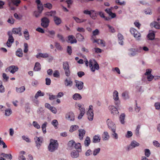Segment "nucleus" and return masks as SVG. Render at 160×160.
<instances>
[{
  "label": "nucleus",
  "mask_w": 160,
  "mask_h": 160,
  "mask_svg": "<svg viewBox=\"0 0 160 160\" xmlns=\"http://www.w3.org/2000/svg\"><path fill=\"white\" fill-rule=\"evenodd\" d=\"M85 62L87 66H88L89 63L90 68L92 72H95L96 69L98 70L99 68V65L94 59H90L89 62L87 59H86Z\"/></svg>",
  "instance_id": "obj_1"
},
{
  "label": "nucleus",
  "mask_w": 160,
  "mask_h": 160,
  "mask_svg": "<svg viewBox=\"0 0 160 160\" xmlns=\"http://www.w3.org/2000/svg\"><path fill=\"white\" fill-rule=\"evenodd\" d=\"M58 147V144L57 140L51 139L48 146V149L49 151L53 152L57 150Z\"/></svg>",
  "instance_id": "obj_2"
},
{
  "label": "nucleus",
  "mask_w": 160,
  "mask_h": 160,
  "mask_svg": "<svg viewBox=\"0 0 160 160\" xmlns=\"http://www.w3.org/2000/svg\"><path fill=\"white\" fill-rule=\"evenodd\" d=\"M99 31L98 29H96L92 32V36L91 40H93V43L96 42L98 44H100L103 47L105 46V42L102 39H95L93 38V36L98 35L99 34Z\"/></svg>",
  "instance_id": "obj_3"
},
{
  "label": "nucleus",
  "mask_w": 160,
  "mask_h": 160,
  "mask_svg": "<svg viewBox=\"0 0 160 160\" xmlns=\"http://www.w3.org/2000/svg\"><path fill=\"white\" fill-rule=\"evenodd\" d=\"M63 68L64 69L65 75L68 77L70 75L69 67L68 62H64L63 63Z\"/></svg>",
  "instance_id": "obj_4"
},
{
  "label": "nucleus",
  "mask_w": 160,
  "mask_h": 160,
  "mask_svg": "<svg viewBox=\"0 0 160 160\" xmlns=\"http://www.w3.org/2000/svg\"><path fill=\"white\" fill-rule=\"evenodd\" d=\"M139 145L140 144L139 143L136 141L133 140L131 142L129 145L127 146L125 148L126 150L127 151H129L133 148L139 146Z\"/></svg>",
  "instance_id": "obj_5"
},
{
  "label": "nucleus",
  "mask_w": 160,
  "mask_h": 160,
  "mask_svg": "<svg viewBox=\"0 0 160 160\" xmlns=\"http://www.w3.org/2000/svg\"><path fill=\"white\" fill-rule=\"evenodd\" d=\"M8 34L9 37L7 42V45L8 47H10L14 42V39L11 32H8Z\"/></svg>",
  "instance_id": "obj_6"
},
{
  "label": "nucleus",
  "mask_w": 160,
  "mask_h": 160,
  "mask_svg": "<svg viewBox=\"0 0 160 160\" xmlns=\"http://www.w3.org/2000/svg\"><path fill=\"white\" fill-rule=\"evenodd\" d=\"M107 122L108 127L111 131L116 130V125L111 120L108 119L107 120Z\"/></svg>",
  "instance_id": "obj_7"
},
{
  "label": "nucleus",
  "mask_w": 160,
  "mask_h": 160,
  "mask_svg": "<svg viewBox=\"0 0 160 160\" xmlns=\"http://www.w3.org/2000/svg\"><path fill=\"white\" fill-rule=\"evenodd\" d=\"M65 118L68 121H73L75 120L74 114L72 112H68L65 115Z\"/></svg>",
  "instance_id": "obj_8"
},
{
  "label": "nucleus",
  "mask_w": 160,
  "mask_h": 160,
  "mask_svg": "<svg viewBox=\"0 0 160 160\" xmlns=\"http://www.w3.org/2000/svg\"><path fill=\"white\" fill-rule=\"evenodd\" d=\"M41 25L44 28H47L49 25V20L46 17H44L41 19Z\"/></svg>",
  "instance_id": "obj_9"
},
{
  "label": "nucleus",
  "mask_w": 160,
  "mask_h": 160,
  "mask_svg": "<svg viewBox=\"0 0 160 160\" xmlns=\"http://www.w3.org/2000/svg\"><path fill=\"white\" fill-rule=\"evenodd\" d=\"M18 67L15 66H11L6 69V71H9L12 73H14L16 72L18 70Z\"/></svg>",
  "instance_id": "obj_10"
},
{
  "label": "nucleus",
  "mask_w": 160,
  "mask_h": 160,
  "mask_svg": "<svg viewBox=\"0 0 160 160\" xmlns=\"http://www.w3.org/2000/svg\"><path fill=\"white\" fill-rule=\"evenodd\" d=\"M34 139L36 144V146L38 149H39L42 142V138L41 137H36L34 138Z\"/></svg>",
  "instance_id": "obj_11"
},
{
  "label": "nucleus",
  "mask_w": 160,
  "mask_h": 160,
  "mask_svg": "<svg viewBox=\"0 0 160 160\" xmlns=\"http://www.w3.org/2000/svg\"><path fill=\"white\" fill-rule=\"evenodd\" d=\"M64 82L65 86L67 87H71L72 85V82L70 78H66Z\"/></svg>",
  "instance_id": "obj_12"
},
{
  "label": "nucleus",
  "mask_w": 160,
  "mask_h": 160,
  "mask_svg": "<svg viewBox=\"0 0 160 160\" xmlns=\"http://www.w3.org/2000/svg\"><path fill=\"white\" fill-rule=\"evenodd\" d=\"M76 87L79 90H81L84 86L83 83L81 81L76 80L75 81Z\"/></svg>",
  "instance_id": "obj_13"
},
{
  "label": "nucleus",
  "mask_w": 160,
  "mask_h": 160,
  "mask_svg": "<svg viewBox=\"0 0 160 160\" xmlns=\"http://www.w3.org/2000/svg\"><path fill=\"white\" fill-rule=\"evenodd\" d=\"M35 2L37 3V8L40 13H41L43 9L42 4L41 3L40 0H36Z\"/></svg>",
  "instance_id": "obj_14"
},
{
  "label": "nucleus",
  "mask_w": 160,
  "mask_h": 160,
  "mask_svg": "<svg viewBox=\"0 0 160 160\" xmlns=\"http://www.w3.org/2000/svg\"><path fill=\"white\" fill-rule=\"evenodd\" d=\"M49 55L47 53H38L36 56V57L38 59L41 58H46L49 57Z\"/></svg>",
  "instance_id": "obj_15"
},
{
  "label": "nucleus",
  "mask_w": 160,
  "mask_h": 160,
  "mask_svg": "<svg viewBox=\"0 0 160 160\" xmlns=\"http://www.w3.org/2000/svg\"><path fill=\"white\" fill-rule=\"evenodd\" d=\"M21 30L22 28L19 27L18 28H13L12 29V31L13 33L16 34H18L19 36H21L22 35Z\"/></svg>",
  "instance_id": "obj_16"
},
{
  "label": "nucleus",
  "mask_w": 160,
  "mask_h": 160,
  "mask_svg": "<svg viewBox=\"0 0 160 160\" xmlns=\"http://www.w3.org/2000/svg\"><path fill=\"white\" fill-rule=\"evenodd\" d=\"M129 52L128 53L129 56L130 57L135 56L138 52V49L137 48H130L129 49Z\"/></svg>",
  "instance_id": "obj_17"
},
{
  "label": "nucleus",
  "mask_w": 160,
  "mask_h": 160,
  "mask_svg": "<svg viewBox=\"0 0 160 160\" xmlns=\"http://www.w3.org/2000/svg\"><path fill=\"white\" fill-rule=\"evenodd\" d=\"M108 108L111 113L113 114H118L119 113L117 108L113 106H109Z\"/></svg>",
  "instance_id": "obj_18"
},
{
  "label": "nucleus",
  "mask_w": 160,
  "mask_h": 160,
  "mask_svg": "<svg viewBox=\"0 0 160 160\" xmlns=\"http://www.w3.org/2000/svg\"><path fill=\"white\" fill-rule=\"evenodd\" d=\"M68 42H70L71 43H76L77 41L75 37L71 35L68 36Z\"/></svg>",
  "instance_id": "obj_19"
},
{
  "label": "nucleus",
  "mask_w": 160,
  "mask_h": 160,
  "mask_svg": "<svg viewBox=\"0 0 160 160\" xmlns=\"http://www.w3.org/2000/svg\"><path fill=\"white\" fill-rule=\"evenodd\" d=\"M78 132L79 138L80 140H82L85 134L86 131L84 129H80L78 130Z\"/></svg>",
  "instance_id": "obj_20"
},
{
  "label": "nucleus",
  "mask_w": 160,
  "mask_h": 160,
  "mask_svg": "<svg viewBox=\"0 0 160 160\" xmlns=\"http://www.w3.org/2000/svg\"><path fill=\"white\" fill-rule=\"evenodd\" d=\"M101 140L100 136L99 135L94 136L93 137V142L94 143H97L100 142Z\"/></svg>",
  "instance_id": "obj_21"
},
{
  "label": "nucleus",
  "mask_w": 160,
  "mask_h": 160,
  "mask_svg": "<svg viewBox=\"0 0 160 160\" xmlns=\"http://www.w3.org/2000/svg\"><path fill=\"white\" fill-rule=\"evenodd\" d=\"M80 110V113L78 116V119H81L82 118L83 116L84 115L85 112V109L84 108H81L79 109Z\"/></svg>",
  "instance_id": "obj_22"
},
{
  "label": "nucleus",
  "mask_w": 160,
  "mask_h": 160,
  "mask_svg": "<svg viewBox=\"0 0 160 160\" xmlns=\"http://www.w3.org/2000/svg\"><path fill=\"white\" fill-rule=\"evenodd\" d=\"M102 138L103 140H108L110 138L109 135L107 132H104L102 135Z\"/></svg>",
  "instance_id": "obj_23"
},
{
  "label": "nucleus",
  "mask_w": 160,
  "mask_h": 160,
  "mask_svg": "<svg viewBox=\"0 0 160 160\" xmlns=\"http://www.w3.org/2000/svg\"><path fill=\"white\" fill-rule=\"evenodd\" d=\"M16 55L19 58H21L23 56L22 50L21 48H18L16 52Z\"/></svg>",
  "instance_id": "obj_24"
},
{
  "label": "nucleus",
  "mask_w": 160,
  "mask_h": 160,
  "mask_svg": "<svg viewBox=\"0 0 160 160\" xmlns=\"http://www.w3.org/2000/svg\"><path fill=\"white\" fill-rule=\"evenodd\" d=\"M72 98L75 100H79L82 99V97L80 94L76 93L72 96Z\"/></svg>",
  "instance_id": "obj_25"
},
{
  "label": "nucleus",
  "mask_w": 160,
  "mask_h": 160,
  "mask_svg": "<svg viewBox=\"0 0 160 160\" xmlns=\"http://www.w3.org/2000/svg\"><path fill=\"white\" fill-rule=\"evenodd\" d=\"M125 115L124 113H122L120 115L119 119L120 122L122 124H124L125 123Z\"/></svg>",
  "instance_id": "obj_26"
},
{
  "label": "nucleus",
  "mask_w": 160,
  "mask_h": 160,
  "mask_svg": "<svg viewBox=\"0 0 160 160\" xmlns=\"http://www.w3.org/2000/svg\"><path fill=\"white\" fill-rule=\"evenodd\" d=\"M150 26L152 27H154L156 29H160V24L158 23V22H152L150 24Z\"/></svg>",
  "instance_id": "obj_27"
},
{
  "label": "nucleus",
  "mask_w": 160,
  "mask_h": 160,
  "mask_svg": "<svg viewBox=\"0 0 160 160\" xmlns=\"http://www.w3.org/2000/svg\"><path fill=\"white\" fill-rule=\"evenodd\" d=\"M53 20L55 24L57 25L60 24L62 22L61 18L57 16L54 17V18H53Z\"/></svg>",
  "instance_id": "obj_28"
},
{
  "label": "nucleus",
  "mask_w": 160,
  "mask_h": 160,
  "mask_svg": "<svg viewBox=\"0 0 160 160\" xmlns=\"http://www.w3.org/2000/svg\"><path fill=\"white\" fill-rule=\"evenodd\" d=\"M52 125L54 126L56 129H58V123L56 119H54L51 122Z\"/></svg>",
  "instance_id": "obj_29"
},
{
  "label": "nucleus",
  "mask_w": 160,
  "mask_h": 160,
  "mask_svg": "<svg viewBox=\"0 0 160 160\" xmlns=\"http://www.w3.org/2000/svg\"><path fill=\"white\" fill-rule=\"evenodd\" d=\"M44 95V93L39 90L36 93L34 97L35 99H37L39 97L43 96Z\"/></svg>",
  "instance_id": "obj_30"
},
{
  "label": "nucleus",
  "mask_w": 160,
  "mask_h": 160,
  "mask_svg": "<svg viewBox=\"0 0 160 160\" xmlns=\"http://www.w3.org/2000/svg\"><path fill=\"white\" fill-rule=\"evenodd\" d=\"M118 42L121 45H123V36L120 33H118Z\"/></svg>",
  "instance_id": "obj_31"
},
{
  "label": "nucleus",
  "mask_w": 160,
  "mask_h": 160,
  "mask_svg": "<svg viewBox=\"0 0 160 160\" xmlns=\"http://www.w3.org/2000/svg\"><path fill=\"white\" fill-rule=\"evenodd\" d=\"M25 90V88L24 86H22L20 88L16 87V90L17 93L23 92Z\"/></svg>",
  "instance_id": "obj_32"
},
{
  "label": "nucleus",
  "mask_w": 160,
  "mask_h": 160,
  "mask_svg": "<svg viewBox=\"0 0 160 160\" xmlns=\"http://www.w3.org/2000/svg\"><path fill=\"white\" fill-rule=\"evenodd\" d=\"M110 10V9L105 10V12L108 13L111 17L112 18H115L116 17V14L112 12H111Z\"/></svg>",
  "instance_id": "obj_33"
},
{
  "label": "nucleus",
  "mask_w": 160,
  "mask_h": 160,
  "mask_svg": "<svg viewBox=\"0 0 160 160\" xmlns=\"http://www.w3.org/2000/svg\"><path fill=\"white\" fill-rule=\"evenodd\" d=\"M78 151H73L71 153V157L73 158H77L79 156V154Z\"/></svg>",
  "instance_id": "obj_34"
},
{
  "label": "nucleus",
  "mask_w": 160,
  "mask_h": 160,
  "mask_svg": "<svg viewBox=\"0 0 160 160\" xmlns=\"http://www.w3.org/2000/svg\"><path fill=\"white\" fill-rule=\"evenodd\" d=\"M87 114L88 116V118L90 121H92L93 118L94 113L93 112H91L88 111Z\"/></svg>",
  "instance_id": "obj_35"
},
{
  "label": "nucleus",
  "mask_w": 160,
  "mask_h": 160,
  "mask_svg": "<svg viewBox=\"0 0 160 160\" xmlns=\"http://www.w3.org/2000/svg\"><path fill=\"white\" fill-rule=\"evenodd\" d=\"M76 37L78 40L80 42L83 41L84 39L83 36L79 33H77Z\"/></svg>",
  "instance_id": "obj_36"
},
{
  "label": "nucleus",
  "mask_w": 160,
  "mask_h": 160,
  "mask_svg": "<svg viewBox=\"0 0 160 160\" xmlns=\"http://www.w3.org/2000/svg\"><path fill=\"white\" fill-rule=\"evenodd\" d=\"M40 64L39 63L37 62L35 63L34 67L33 68L34 71H37L40 70Z\"/></svg>",
  "instance_id": "obj_37"
},
{
  "label": "nucleus",
  "mask_w": 160,
  "mask_h": 160,
  "mask_svg": "<svg viewBox=\"0 0 160 160\" xmlns=\"http://www.w3.org/2000/svg\"><path fill=\"white\" fill-rule=\"evenodd\" d=\"M1 155L3 157L8 159L10 160H11L12 158V156L11 154H7L2 153L1 154Z\"/></svg>",
  "instance_id": "obj_38"
},
{
  "label": "nucleus",
  "mask_w": 160,
  "mask_h": 160,
  "mask_svg": "<svg viewBox=\"0 0 160 160\" xmlns=\"http://www.w3.org/2000/svg\"><path fill=\"white\" fill-rule=\"evenodd\" d=\"M91 142V140L90 138L87 136L85 140L84 141V145L86 147H88L89 146Z\"/></svg>",
  "instance_id": "obj_39"
},
{
  "label": "nucleus",
  "mask_w": 160,
  "mask_h": 160,
  "mask_svg": "<svg viewBox=\"0 0 160 160\" xmlns=\"http://www.w3.org/2000/svg\"><path fill=\"white\" fill-rule=\"evenodd\" d=\"M155 33L153 31L150 32L148 35V39L150 40H153L155 38Z\"/></svg>",
  "instance_id": "obj_40"
},
{
  "label": "nucleus",
  "mask_w": 160,
  "mask_h": 160,
  "mask_svg": "<svg viewBox=\"0 0 160 160\" xmlns=\"http://www.w3.org/2000/svg\"><path fill=\"white\" fill-rule=\"evenodd\" d=\"M24 37L25 39L27 40H28L29 39L30 35L29 32L27 29H25L23 32Z\"/></svg>",
  "instance_id": "obj_41"
},
{
  "label": "nucleus",
  "mask_w": 160,
  "mask_h": 160,
  "mask_svg": "<svg viewBox=\"0 0 160 160\" xmlns=\"http://www.w3.org/2000/svg\"><path fill=\"white\" fill-rule=\"evenodd\" d=\"M79 128V127L78 125H73L71 126L70 128V129L69 130V131L70 132H72L73 131H74L77 130Z\"/></svg>",
  "instance_id": "obj_42"
},
{
  "label": "nucleus",
  "mask_w": 160,
  "mask_h": 160,
  "mask_svg": "<svg viewBox=\"0 0 160 160\" xmlns=\"http://www.w3.org/2000/svg\"><path fill=\"white\" fill-rule=\"evenodd\" d=\"M56 12L55 11H52L50 12H48L47 13L46 15L48 16H52L54 18L56 17Z\"/></svg>",
  "instance_id": "obj_43"
},
{
  "label": "nucleus",
  "mask_w": 160,
  "mask_h": 160,
  "mask_svg": "<svg viewBox=\"0 0 160 160\" xmlns=\"http://www.w3.org/2000/svg\"><path fill=\"white\" fill-rule=\"evenodd\" d=\"M113 96L114 100H118L119 99L118 93L117 91H114L113 92Z\"/></svg>",
  "instance_id": "obj_44"
},
{
  "label": "nucleus",
  "mask_w": 160,
  "mask_h": 160,
  "mask_svg": "<svg viewBox=\"0 0 160 160\" xmlns=\"http://www.w3.org/2000/svg\"><path fill=\"white\" fill-rule=\"evenodd\" d=\"M92 52L93 53H100L102 52V50L98 48H95L92 49Z\"/></svg>",
  "instance_id": "obj_45"
},
{
  "label": "nucleus",
  "mask_w": 160,
  "mask_h": 160,
  "mask_svg": "<svg viewBox=\"0 0 160 160\" xmlns=\"http://www.w3.org/2000/svg\"><path fill=\"white\" fill-rule=\"evenodd\" d=\"M4 111L5 115L7 116H9L12 113V111L10 108H6Z\"/></svg>",
  "instance_id": "obj_46"
},
{
  "label": "nucleus",
  "mask_w": 160,
  "mask_h": 160,
  "mask_svg": "<svg viewBox=\"0 0 160 160\" xmlns=\"http://www.w3.org/2000/svg\"><path fill=\"white\" fill-rule=\"evenodd\" d=\"M47 94L49 96V99L50 100L55 99L57 98L56 96L52 95L51 93H47Z\"/></svg>",
  "instance_id": "obj_47"
},
{
  "label": "nucleus",
  "mask_w": 160,
  "mask_h": 160,
  "mask_svg": "<svg viewBox=\"0 0 160 160\" xmlns=\"http://www.w3.org/2000/svg\"><path fill=\"white\" fill-rule=\"evenodd\" d=\"M140 125H138L137 126L135 130V135L137 137H139L140 136L139 130L140 128Z\"/></svg>",
  "instance_id": "obj_48"
},
{
  "label": "nucleus",
  "mask_w": 160,
  "mask_h": 160,
  "mask_svg": "<svg viewBox=\"0 0 160 160\" xmlns=\"http://www.w3.org/2000/svg\"><path fill=\"white\" fill-rule=\"evenodd\" d=\"M145 157L147 158L149 157L151 155V152L148 149H146L144 150Z\"/></svg>",
  "instance_id": "obj_49"
},
{
  "label": "nucleus",
  "mask_w": 160,
  "mask_h": 160,
  "mask_svg": "<svg viewBox=\"0 0 160 160\" xmlns=\"http://www.w3.org/2000/svg\"><path fill=\"white\" fill-rule=\"evenodd\" d=\"M74 147L76 149H78V151L80 152L81 151V146L80 143H78L75 144Z\"/></svg>",
  "instance_id": "obj_50"
},
{
  "label": "nucleus",
  "mask_w": 160,
  "mask_h": 160,
  "mask_svg": "<svg viewBox=\"0 0 160 160\" xmlns=\"http://www.w3.org/2000/svg\"><path fill=\"white\" fill-rule=\"evenodd\" d=\"M11 2L12 3L16 6H18L21 2V1L20 0H11Z\"/></svg>",
  "instance_id": "obj_51"
},
{
  "label": "nucleus",
  "mask_w": 160,
  "mask_h": 160,
  "mask_svg": "<svg viewBox=\"0 0 160 160\" xmlns=\"http://www.w3.org/2000/svg\"><path fill=\"white\" fill-rule=\"evenodd\" d=\"M116 131L113 130L111 131V134L113 138L115 139H118V134L116 133Z\"/></svg>",
  "instance_id": "obj_52"
},
{
  "label": "nucleus",
  "mask_w": 160,
  "mask_h": 160,
  "mask_svg": "<svg viewBox=\"0 0 160 160\" xmlns=\"http://www.w3.org/2000/svg\"><path fill=\"white\" fill-rule=\"evenodd\" d=\"M115 2L116 3L119 5H124L126 4V2L124 1L121 2L120 0H115Z\"/></svg>",
  "instance_id": "obj_53"
},
{
  "label": "nucleus",
  "mask_w": 160,
  "mask_h": 160,
  "mask_svg": "<svg viewBox=\"0 0 160 160\" xmlns=\"http://www.w3.org/2000/svg\"><path fill=\"white\" fill-rule=\"evenodd\" d=\"M33 126L36 128L39 129L40 128V126L36 121H33L32 122Z\"/></svg>",
  "instance_id": "obj_54"
},
{
  "label": "nucleus",
  "mask_w": 160,
  "mask_h": 160,
  "mask_svg": "<svg viewBox=\"0 0 160 160\" xmlns=\"http://www.w3.org/2000/svg\"><path fill=\"white\" fill-rule=\"evenodd\" d=\"M93 12H94V10H91L90 11H89L88 9H87L83 11V12L84 14L86 15H88L90 16L91 14V13Z\"/></svg>",
  "instance_id": "obj_55"
},
{
  "label": "nucleus",
  "mask_w": 160,
  "mask_h": 160,
  "mask_svg": "<svg viewBox=\"0 0 160 160\" xmlns=\"http://www.w3.org/2000/svg\"><path fill=\"white\" fill-rule=\"evenodd\" d=\"M53 76L54 77L58 78L60 76V73L57 70H55L53 73Z\"/></svg>",
  "instance_id": "obj_56"
},
{
  "label": "nucleus",
  "mask_w": 160,
  "mask_h": 160,
  "mask_svg": "<svg viewBox=\"0 0 160 160\" xmlns=\"http://www.w3.org/2000/svg\"><path fill=\"white\" fill-rule=\"evenodd\" d=\"M94 12H92L91 13V14L90 15V16L91 18L93 19H95L97 17V12L95 11L94 10Z\"/></svg>",
  "instance_id": "obj_57"
},
{
  "label": "nucleus",
  "mask_w": 160,
  "mask_h": 160,
  "mask_svg": "<svg viewBox=\"0 0 160 160\" xmlns=\"http://www.w3.org/2000/svg\"><path fill=\"white\" fill-rule=\"evenodd\" d=\"M100 149L99 148L95 149L93 151V154L94 156H96L100 152Z\"/></svg>",
  "instance_id": "obj_58"
},
{
  "label": "nucleus",
  "mask_w": 160,
  "mask_h": 160,
  "mask_svg": "<svg viewBox=\"0 0 160 160\" xmlns=\"http://www.w3.org/2000/svg\"><path fill=\"white\" fill-rule=\"evenodd\" d=\"M144 12L146 14L151 15L152 13L151 11V9L150 8H148L145 9Z\"/></svg>",
  "instance_id": "obj_59"
},
{
  "label": "nucleus",
  "mask_w": 160,
  "mask_h": 160,
  "mask_svg": "<svg viewBox=\"0 0 160 160\" xmlns=\"http://www.w3.org/2000/svg\"><path fill=\"white\" fill-rule=\"evenodd\" d=\"M43 6L45 8H47L49 9H51L52 8V4L50 3H47L46 4H44Z\"/></svg>",
  "instance_id": "obj_60"
},
{
  "label": "nucleus",
  "mask_w": 160,
  "mask_h": 160,
  "mask_svg": "<svg viewBox=\"0 0 160 160\" xmlns=\"http://www.w3.org/2000/svg\"><path fill=\"white\" fill-rule=\"evenodd\" d=\"M153 144L154 146L156 147L157 148L160 147V144L157 141H153Z\"/></svg>",
  "instance_id": "obj_61"
},
{
  "label": "nucleus",
  "mask_w": 160,
  "mask_h": 160,
  "mask_svg": "<svg viewBox=\"0 0 160 160\" xmlns=\"http://www.w3.org/2000/svg\"><path fill=\"white\" fill-rule=\"evenodd\" d=\"M107 26L108 28L109 31L112 33H114L115 32V30L113 27L111 26L109 24L107 25Z\"/></svg>",
  "instance_id": "obj_62"
},
{
  "label": "nucleus",
  "mask_w": 160,
  "mask_h": 160,
  "mask_svg": "<svg viewBox=\"0 0 160 160\" xmlns=\"http://www.w3.org/2000/svg\"><path fill=\"white\" fill-rule=\"evenodd\" d=\"M57 37L59 38V40L61 41L62 42H63L65 41L62 35L58 34L57 35Z\"/></svg>",
  "instance_id": "obj_63"
},
{
  "label": "nucleus",
  "mask_w": 160,
  "mask_h": 160,
  "mask_svg": "<svg viewBox=\"0 0 160 160\" xmlns=\"http://www.w3.org/2000/svg\"><path fill=\"white\" fill-rule=\"evenodd\" d=\"M122 96L123 98L126 99L129 98L128 95V93L126 92H123L122 94Z\"/></svg>",
  "instance_id": "obj_64"
}]
</instances>
